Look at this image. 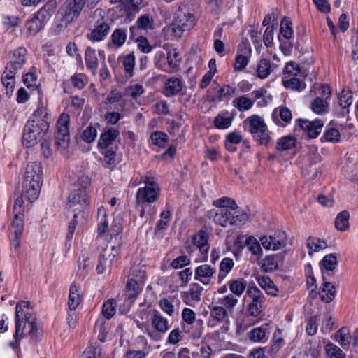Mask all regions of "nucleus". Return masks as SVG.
I'll return each instance as SVG.
<instances>
[{"label":"nucleus","instance_id":"f257e3e1","mask_svg":"<svg viewBox=\"0 0 358 358\" xmlns=\"http://www.w3.org/2000/svg\"><path fill=\"white\" fill-rule=\"evenodd\" d=\"M30 303L22 301L17 303L15 313V341H10L9 345L17 349L24 337L28 336L33 341H36L41 335V329L35 317L29 313Z\"/></svg>","mask_w":358,"mask_h":358},{"label":"nucleus","instance_id":"f03ea898","mask_svg":"<svg viewBox=\"0 0 358 358\" xmlns=\"http://www.w3.org/2000/svg\"><path fill=\"white\" fill-rule=\"evenodd\" d=\"M143 181L145 187L139 188L136 195V207L140 209L141 217H144L146 213H155L152 204L158 201L161 192L154 178L145 176Z\"/></svg>","mask_w":358,"mask_h":358},{"label":"nucleus","instance_id":"7ed1b4c3","mask_svg":"<svg viewBox=\"0 0 358 358\" xmlns=\"http://www.w3.org/2000/svg\"><path fill=\"white\" fill-rule=\"evenodd\" d=\"M90 203V197L85 187H78L77 189L72 190L69 194L66 208L69 210H71L73 213V219L69 224L68 231L66 236V246L71 245L70 242L77 226L76 219L78 216V213H81L84 209L87 208Z\"/></svg>","mask_w":358,"mask_h":358},{"label":"nucleus","instance_id":"20e7f679","mask_svg":"<svg viewBox=\"0 0 358 358\" xmlns=\"http://www.w3.org/2000/svg\"><path fill=\"white\" fill-rule=\"evenodd\" d=\"M43 171L40 163L33 162L27 165L23 181L25 198L31 203L38 197L43 184Z\"/></svg>","mask_w":358,"mask_h":358},{"label":"nucleus","instance_id":"39448f33","mask_svg":"<svg viewBox=\"0 0 358 358\" xmlns=\"http://www.w3.org/2000/svg\"><path fill=\"white\" fill-rule=\"evenodd\" d=\"M196 23V17L193 10L187 4L180 5L176 10L171 24V30L176 37L180 38L182 34L192 29Z\"/></svg>","mask_w":358,"mask_h":358},{"label":"nucleus","instance_id":"423d86ee","mask_svg":"<svg viewBox=\"0 0 358 358\" xmlns=\"http://www.w3.org/2000/svg\"><path fill=\"white\" fill-rule=\"evenodd\" d=\"M49 129V122L46 120H29L24 128L23 145L27 148L34 146L41 141Z\"/></svg>","mask_w":358,"mask_h":358},{"label":"nucleus","instance_id":"0eeeda50","mask_svg":"<svg viewBox=\"0 0 358 358\" xmlns=\"http://www.w3.org/2000/svg\"><path fill=\"white\" fill-rule=\"evenodd\" d=\"M243 127L252 134L254 140L260 145H266L271 141L270 132L264 119L252 115L243 121Z\"/></svg>","mask_w":358,"mask_h":358},{"label":"nucleus","instance_id":"6e6552de","mask_svg":"<svg viewBox=\"0 0 358 358\" xmlns=\"http://www.w3.org/2000/svg\"><path fill=\"white\" fill-rule=\"evenodd\" d=\"M70 117L68 114L62 113L59 115L56 124L55 132V145L60 149H66L70 142L69 136Z\"/></svg>","mask_w":358,"mask_h":358},{"label":"nucleus","instance_id":"1a4fd4ad","mask_svg":"<svg viewBox=\"0 0 358 358\" xmlns=\"http://www.w3.org/2000/svg\"><path fill=\"white\" fill-rule=\"evenodd\" d=\"M120 254V243L117 245H112V243L107 244L103 248L99 255V263L96 266V271L99 274L103 273L108 268H110L113 260Z\"/></svg>","mask_w":358,"mask_h":358},{"label":"nucleus","instance_id":"9d476101","mask_svg":"<svg viewBox=\"0 0 358 358\" xmlns=\"http://www.w3.org/2000/svg\"><path fill=\"white\" fill-rule=\"evenodd\" d=\"M151 322L154 329L150 328L148 336L153 341H159L162 335L169 329V321L159 311L154 310H152Z\"/></svg>","mask_w":358,"mask_h":358},{"label":"nucleus","instance_id":"9b49d317","mask_svg":"<svg viewBox=\"0 0 358 358\" xmlns=\"http://www.w3.org/2000/svg\"><path fill=\"white\" fill-rule=\"evenodd\" d=\"M296 124L303 131L309 138H315L322 131L324 121L320 119H315L313 121L307 119H298Z\"/></svg>","mask_w":358,"mask_h":358},{"label":"nucleus","instance_id":"f8f14e48","mask_svg":"<svg viewBox=\"0 0 358 358\" xmlns=\"http://www.w3.org/2000/svg\"><path fill=\"white\" fill-rule=\"evenodd\" d=\"M247 293L252 300L248 306V311L250 315L257 317L262 312V304L265 301V296L257 287H249Z\"/></svg>","mask_w":358,"mask_h":358},{"label":"nucleus","instance_id":"ddd939ff","mask_svg":"<svg viewBox=\"0 0 358 358\" xmlns=\"http://www.w3.org/2000/svg\"><path fill=\"white\" fill-rule=\"evenodd\" d=\"M110 30V24L104 19L101 18L94 23L90 29V32L87 34V38L92 42H99L106 38Z\"/></svg>","mask_w":358,"mask_h":358},{"label":"nucleus","instance_id":"4468645a","mask_svg":"<svg viewBox=\"0 0 358 358\" xmlns=\"http://www.w3.org/2000/svg\"><path fill=\"white\" fill-rule=\"evenodd\" d=\"M24 215L14 214L10 231V241L13 248L17 250L20 245V238L24 231Z\"/></svg>","mask_w":358,"mask_h":358},{"label":"nucleus","instance_id":"2eb2a0df","mask_svg":"<svg viewBox=\"0 0 358 358\" xmlns=\"http://www.w3.org/2000/svg\"><path fill=\"white\" fill-rule=\"evenodd\" d=\"M81 3L77 0H71L66 3L61 9L64 10L63 21L66 24H70L77 19L83 8Z\"/></svg>","mask_w":358,"mask_h":358},{"label":"nucleus","instance_id":"dca6fc26","mask_svg":"<svg viewBox=\"0 0 358 358\" xmlns=\"http://www.w3.org/2000/svg\"><path fill=\"white\" fill-rule=\"evenodd\" d=\"M284 261V255L281 253L267 255L265 258L259 261L257 260L258 264L262 271L265 273H271L278 268L279 264H282Z\"/></svg>","mask_w":358,"mask_h":358},{"label":"nucleus","instance_id":"f3484780","mask_svg":"<svg viewBox=\"0 0 358 358\" xmlns=\"http://www.w3.org/2000/svg\"><path fill=\"white\" fill-rule=\"evenodd\" d=\"M326 276L325 273H322V283L319 289L318 294L320 300L326 303L332 301L336 295V287L330 282Z\"/></svg>","mask_w":358,"mask_h":358},{"label":"nucleus","instance_id":"a211bd4d","mask_svg":"<svg viewBox=\"0 0 358 358\" xmlns=\"http://www.w3.org/2000/svg\"><path fill=\"white\" fill-rule=\"evenodd\" d=\"M184 87V83L181 78L171 77L164 83L163 94L166 97H172L180 93Z\"/></svg>","mask_w":358,"mask_h":358},{"label":"nucleus","instance_id":"6ab92c4d","mask_svg":"<svg viewBox=\"0 0 358 358\" xmlns=\"http://www.w3.org/2000/svg\"><path fill=\"white\" fill-rule=\"evenodd\" d=\"M268 324L252 329L248 332V337L253 343H265L269 338Z\"/></svg>","mask_w":358,"mask_h":358},{"label":"nucleus","instance_id":"aec40b11","mask_svg":"<svg viewBox=\"0 0 358 358\" xmlns=\"http://www.w3.org/2000/svg\"><path fill=\"white\" fill-rule=\"evenodd\" d=\"M227 311L223 306H215L210 308V317L208 326L214 327L217 323L227 321Z\"/></svg>","mask_w":358,"mask_h":358},{"label":"nucleus","instance_id":"412c9836","mask_svg":"<svg viewBox=\"0 0 358 358\" xmlns=\"http://www.w3.org/2000/svg\"><path fill=\"white\" fill-rule=\"evenodd\" d=\"M120 131L115 128L105 129L100 136L98 141V148H107L115 141L119 136Z\"/></svg>","mask_w":358,"mask_h":358},{"label":"nucleus","instance_id":"4be33fe9","mask_svg":"<svg viewBox=\"0 0 358 358\" xmlns=\"http://www.w3.org/2000/svg\"><path fill=\"white\" fill-rule=\"evenodd\" d=\"M215 271V267L208 264H203L196 268L194 278L204 285H208L210 282V278L213 276Z\"/></svg>","mask_w":358,"mask_h":358},{"label":"nucleus","instance_id":"5701e85b","mask_svg":"<svg viewBox=\"0 0 358 358\" xmlns=\"http://www.w3.org/2000/svg\"><path fill=\"white\" fill-rule=\"evenodd\" d=\"M292 115L291 110L287 107H281L279 111L275 110L272 113V120L277 124L285 127L292 120Z\"/></svg>","mask_w":358,"mask_h":358},{"label":"nucleus","instance_id":"b1692460","mask_svg":"<svg viewBox=\"0 0 358 358\" xmlns=\"http://www.w3.org/2000/svg\"><path fill=\"white\" fill-rule=\"evenodd\" d=\"M82 302L81 291L79 286L72 283L69 289L68 307L69 310L75 311Z\"/></svg>","mask_w":358,"mask_h":358},{"label":"nucleus","instance_id":"393cba45","mask_svg":"<svg viewBox=\"0 0 358 358\" xmlns=\"http://www.w3.org/2000/svg\"><path fill=\"white\" fill-rule=\"evenodd\" d=\"M118 147L114 146L107 148H99V150L103 157L100 159L104 166H115L117 164V151Z\"/></svg>","mask_w":358,"mask_h":358},{"label":"nucleus","instance_id":"a878e982","mask_svg":"<svg viewBox=\"0 0 358 358\" xmlns=\"http://www.w3.org/2000/svg\"><path fill=\"white\" fill-rule=\"evenodd\" d=\"M143 283L134 280V278H129L126 285V297L131 301H134L141 293Z\"/></svg>","mask_w":358,"mask_h":358},{"label":"nucleus","instance_id":"bb28decb","mask_svg":"<svg viewBox=\"0 0 358 358\" xmlns=\"http://www.w3.org/2000/svg\"><path fill=\"white\" fill-rule=\"evenodd\" d=\"M55 8V3L48 1L34 15L46 24L54 14Z\"/></svg>","mask_w":358,"mask_h":358},{"label":"nucleus","instance_id":"cd10ccee","mask_svg":"<svg viewBox=\"0 0 358 358\" xmlns=\"http://www.w3.org/2000/svg\"><path fill=\"white\" fill-rule=\"evenodd\" d=\"M276 67L277 66L272 64L269 59L263 58L257 64V76L260 79H265Z\"/></svg>","mask_w":358,"mask_h":358},{"label":"nucleus","instance_id":"c85d7f7f","mask_svg":"<svg viewBox=\"0 0 358 358\" xmlns=\"http://www.w3.org/2000/svg\"><path fill=\"white\" fill-rule=\"evenodd\" d=\"M262 246L266 250H277L285 245V241L273 236H263L260 238Z\"/></svg>","mask_w":358,"mask_h":358},{"label":"nucleus","instance_id":"c756f323","mask_svg":"<svg viewBox=\"0 0 358 358\" xmlns=\"http://www.w3.org/2000/svg\"><path fill=\"white\" fill-rule=\"evenodd\" d=\"M208 235L203 230H201L193 237L194 245L199 249L202 254H207L208 252L209 245L208 244Z\"/></svg>","mask_w":358,"mask_h":358},{"label":"nucleus","instance_id":"7c9ffc66","mask_svg":"<svg viewBox=\"0 0 358 358\" xmlns=\"http://www.w3.org/2000/svg\"><path fill=\"white\" fill-rule=\"evenodd\" d=\"M338 264L337 257L334 254L326 255L320 262V266L322 269H325L326 276H330L331 271H333ZM323 273V271H322Z\"/></svg>","mask_w":358,"mask_h":358},{"label":"nucleus","instance_id":"2f4dec72","mask_svg":"<svg viewBox=\"0 0 358 358\" xmlns=\"http://www.w3.org/2000/svg\"><path fill=\"white\" fill-rule=\"evenodd\" d=\"M231 217H232V210L222 208L215 213L213 220L216 224L226 227L228 224L231 225Z\"/></svg>","mask_w":358,"mask_h":358},{"label":"nucleus","instance_id":"473e14b6","mask_svg":"<svg viewBox=\"0 0 358 358\" xmlns=\"http://www.w3.org/2000/svg\"><path fill=\"white\" fill-rule=\"evenodd\" d=\"M283 77L282 83L285 88L301 92L306 88L304 80L299 79L297 76Z\"/></svg>","mask_w":358,"mask_h":358},{"label":"nucleus","instance_id":"72a5a7b5","mask_svg":"<svg viewBox=\"0 0 358 358\" xmlns=\"http://www.w3.org/2000/svg\"><path fill=\"white\" fill-rule=\"evenodd\" d=\"M234 266V260L229 257H224L220 262L219 273L217 275V283L221 284L227 275L232 270Z\"/></svg>","mask_w":358,"mask_h":358},{"label":"nucleus","instance_id":"f704fd0d","mask_svg":"<svg viewBox=\"0 0 358 358\" xmlns=\"http://www.w3.org/2000/svg\"><path fill=\"white\" fill-rule=\"evenodd\" d=\"M350 213L348 210L340 212L336 217L334 225L339 231H345L350 227L349 223Z\"/></svg>","mask_w":358,"mask_h":358},{"label":"nucleus","instance_id":"c9c22d12","mask_svg":"<svg viewBox=\"0 0 358 358\" xmlns=\"http://www.w3.org/2000/svg\"><path fill=\"white\" fill-rule=\"evenodd\" d=\"M350 331L348 327H343L338 330L335 334V340L338 342L344 349L348 347L351 341Z\"/></svg>","mask_w":358,"mask_h":358},{"label":"nucleus","instance_id":"e433bc0d","mask_svg":"<svg viewBox=\"0 0 358 358\" xmlns=\"http://www.w3.org/2000/svg\"><path fill=\"white\" fill-rule=\"evenodd\" d=\"M306 246L308 249L309 255H312L314 252H319L325 249L328 245L325 241L310 236L306 241Z\"/></svg>","mask_w":358,"mask_h":358},{"label":"nucleus","instance_id":"4c0bfd02","mask_svg":"<svg viewBox=\"0 0 358 358\" xmlns=\"http://www.w3.org/2000/svg\"><path fill=\"white\" fill-rule=\"evenodd\" d=\"M108 319L99 317L94 325V331L99 332L98 338L100 341L104 342L108 333L109 323Z\"/></svg>","mask_w":358,"mask_h":358},{"label":"nucleus","instance_id":"58836bf2","mask_svg":"<svg viewBox=\"0 0 358 358\" xmlns=\"http://www.w3.org/2000/svg\"><path fill=\"white\" fill-rule=\"evenodd\" d=\"M122 64L124 66L125 76L131 78L134 75V67L136 64V58L134 53L130 52L122 58Z\"/></svg>","mask_w":358,"mask_h":358},{"label":"nucleus","instance_id":"ea45409f","mask_svg":"<svg viewBox=\"0 0 358 358\" xmlns=\"http://www.w3.org/2000/svg\"><path fill=\"white\" fill-rule=\"evenodd\" d=\"M85 59L87 68L94 73L99 64L95 50L88 47L85 50Z\"/></svg>","mask_w":358,"mask_h":358},{"label":"nucleus","instance_id":"a19ab883","mask_svg":"<svg viewBox=\"0 0 358 358\" xmlns=\"http://www.w3.org/2000/svg\"><path fill=\"white\" fill-rule=\"evenodd\" d=\"M245 245L248 247L251 254L257 257V261L262 257L263 250L259 241L254 236H248L245 240Z\"/></svg>","mask_w":358,"mask_h":358},{"label":"nucleus","instance_id":"79ce46f5","mask_svg":"<svg viewBox=\"0 0 358 358\" xmlns=\"http://www.w3.org/2000/svg\"><path fill=\"white\" fill-rule=\"evenodd\" d=\"M258 283L266 292L272 296L278 295V289L274 282L268 277H262L258 279Z\"/></svg>","mask_w":358,"mask_h":358},{"label":"nucleus","instance_id":"37998d69","mask_svg":"<svg viewBox=\"0 0 358 358\" xmlns=\"http://www.w3.org/2000/svg\"><path fill=\"white\" fill-rule=\"evenodd\" d=\"M232 104L238 111L243 112L250 110L254 102L245 95H242L234 99Z\"/></svg>","mask_w":358,"mask_h":358},{"label":"nucleus","instance_id":"c03bdc74","mask_svg":"<svg viewBox=\"0 0 358 358\" xmlns=\"http://www.w3.org/2000/svg\"><path fill=\"white\" fill-rule=\"evenodd\" d=\"M296 144V138L292 136H285L278 140L276 149L279 151H285L292 149Z\"/></svg>","mask_w":358,"mask_h":358},{"label":"nucleus","instance_id":"a18cd8bd","mask_svg":"<svg viewBox=\"0 0 358 358\" xmlns=\"http://www.w3.org/2000/svg\"><path fill=\"white\" fill-rule=\"evenodd\" d=\"M127 31L122 28H118L114 30L111 36L110 41L113 45L116 48L122 47L127 39Z\"/></svg>","mask_w":358,"mask_h":358},{"label":"nucleus","instance_id":"49530a36","mask_svg":"<svg viewBox=\"0 0 358 358\" xmlns=\"http://www.w3.org/2000/svg\"><path fill=\"white\" fill-rule=\"evenodd\" d=\"M45 23L41 21V20L36 15H34L31 19L29 20L26 22V27L30 34L36 35L45 27Z\"/></svg>","mask_w":358,"mask_h":358},{"label":"nucleus","instance_id":"de8ad7c7","mask_svg":"<svg viewBox=\"0 0 358 358\" xmlns=\"http://www.w3.org/2000/svg\"><path fill=\"white\" fill-rule=\"evenodd\" d=\"M280 35L285 39H291L294 36V31L292 29V23L289 17H284L281 20Z\"/></svg>","mask_w":358,"mask_h":358},{"label":"nucleus","instance_id":"09e8293b","mask_svg":"<svg viewBox=\"0 0 358 358\" xmlns=\"http://www.w3.org/2000/svg\"><path fill=\"white\" fill-rule=\"evenodd\" d=\"M213 205L220 209L229 208L231 210H236L238 208L236 201L227 196H223L217 200L213 201Z\"/></svg>","mask_w":358,"mask_h":358},{"label":"nucleus","instance_id":"8fccbe9b","mask_svg":"<svg viewBox=\"0 0 358 358\" xmlns=\"http://www.w3.org/2000/svg\"><path fill=\"white\" fill-rule=\"evenodd\" d=\"M229 290L236 296H241L246 288V282L243 279L232 280L229 282Z\"/></svg>","mask_w":358,"mask_h":358},{"label":"nucleus","instance_id":"3c124183","mask_svg":"<svg viewBox=\"0 0 358 358\" xmlns=\"http://www.w3.org/2000/svg\"><path fill=\"white\" fill-rule=\"evenodd\" d=\"M117 303L115 300L109 299L106 301L102 306V314L103 317L106 319L112 318L116 313Z\"/></svg>","mask_w":358,"mask_h":358},{"label":"nucleus","instance_id":"603ef678","mask_svg":"<svg viewBox=\"0 0 358 358\" xmlns=\"http://www.w3.org/2000/svg\"><path fill=\"white\" fill-rule=\"evenodd\" d=\"M311 109L315 113L322 115L327 112L328 103L325 99L316 97L311 102Z\"/></svg>","mask_w":358,"mask_h":358},{"label":"nucleus","instance_id":"864d4df0","mask_svg":"<svg viewBox=\"0 0 358 358\" xmlns=\"http://www.w3.org/2000/svg\"><path fill=\"white\" fill-rule=\"evenodd\" d=\"M232 120L233 117L231 116L219 114L214 119V125L219 129H226L231 125Z\"/></svg>","mask_w":358,"mask_h":358},{"label":"nucleus","instance_id":"5fc2aeb1","mask_svg":"<svg viewBox=\"0 0 358 358\" xmlns=\"http://www.w3.org/2000/svg\"><path fill=\"white\" fill-rule=\"evenodd\" d=\"M340 136L338 130L331 127L325 130L320 140L322 142L337 143L340 141Z\"/></svg>","mask_w":358,"mask_h":358},{"label":"nucleus","instance_id":"6e6d98bb","mask_svg":"<svg viewBox=\"0 0 358 358\" xmlns=\"http://www.w3.org/2000/svg\"><path fill=\"white\" fill-rule=\"evenodd\" d=\"M338 103L343 109H348L352 103V95L349 90H343L338 94Z\"/></svg>","mask_w":358,"mask_h":358},{"label":"nucleus","instance_id":"4d7b16f0","mask_svg":"<svg viewBox=\"0 0 358 358\" xmlns=\"http://www.w3.org/2000/svg\"><path fill=\"white\" fill-rule=\"evenodd\" d=\"M232 217H231V225L243 224L248 219V215L242 210H232Z\"/></svg>","mask_w":358,"mask_h":358},{"label":"nucleus","instance_id":"13d9d810","mask_svg":"<svg viewBox=\"0 0 358 358\" xmlns=\"http://www.w3.org/2000/svg\"><path fill=\"white\" fill-rule=\"evenodd\" d=\"M284 76H301L302 72L297 63L293 61L287 62L283 70Z\"/></svg>","mask_w":358,"mask_h":358},{"label":"nucleus","instance_id":"bf43d9fd","mask_svg":"<svg viewBox=\"0 0 358 358\" xmlns=\"http://www.w3.org/2000/svg\"><path fill=\"white\" fill-rule=\"evenodd\" d=\"M1 83L6 89L7 96L8 97L11 96L14 91L15 78L13 76L2 74Z\"/></svg>","mask_w":358,"mask_h":358},{"label":"nucleus","instance_id":"052dcab7","mask_svg":"<svg viewBox=\"0 0 358 358\" xmlns=\"http://www.w3.org/2000/svg\"><path fill=\"white\" fill-rule=\"evenodd\" d=\"M171 215L170 210H163L160 213V220L157 221L155 227L156 231H160L167 229L169 225Z\"/></svg>","mask_w":358,"mask_h":358},{"label":"nucleus","instance_id":"680f3d73","mask_svg":"<svg viewBox=\"0 0 358 358\" xmlns=\"http://www.w3.org/2000/svg\"><path fill=\"white\" fill-rule=\"evenodd\" d=\"M306 157L309 166L320 162L322 159L321 156L318 153L317 148L315 145H310L308 147V152Z\"/></svg>","mask_w":358,"mask_h":358},{"label":"nucleus","instance_id":"e2e57ef3","mask_svg":"<svg viewBox=\"0 0 358 358\" xmlns=\"http://www.w3.org/2000/svg\"><path fill=\"white\" fill-rule=\"evenodd\" d=\"M327 356L329 358H345V354L338 346L333 343H329L325 347Z\"/></svg>","mask_w":358,"mask_h":358},{"label":"nucleus","instance_id":"0e129e2a","mask_svg":"<svg viewBox=\"0 0 358 358\" xmlns=\"http://www.w3.org/2000/svg\"><path fill=\"white\" fill-rule=\"evenodd\" d=\"M151 141L155 145L163 148L165 146V143L168 140V136L166 134L161 131H155L151 134Z\"/></svg>","mask_w":358,"mask_h":358},{"label":"nucleus","instance_id":"69168bd1","mask_svg":"<svg viewBox=\"0 0 358 358\" xmlns=\"http://www.w3.org/2000/svg\"><path fill=\"white\" fill-rule=\"evenodd\" d=\"M23 66V60L20 62H13L10 61L7 63L5 71L3 74H8V76H13L15 78L17 70L22 69Z\"/></svg>","mask_w":358,"mask_h":358},{"label":"nucleus","instance_id":"338daca9","mask_svg":"<svg viewBox=\"0 0 358 358\" xmlns=\"http://www.w3.org/2000/svg\"><path fill=\"white\" fill-rule=\"evenodd\" d=\"M96 136V129L92 125H89L87 127V128L83 131L82 134V139L87 143H90L94 141Z\"/></svg>","mask_w":358,"mask_h":358},{"label":"nucleus","instance_id":"774afa93","mask_svg":"<svg viewBox=\"0 0 358 358\" xmlns=\"http://www.w3.org/2000/svg\"><path fill=\"white\" fill-rule=\"evenodd\" d=\"M101 354V348L94 345H90L84 351L82 358H99Z\"/></svg>","mask_w":358,"mask_h":358}]
</instances>
